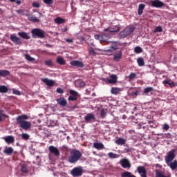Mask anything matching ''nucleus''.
Listing matches in <instances>:
<instances>
[{
  "mask_svg": "<svg viewBox=\"0 0 177 177\" xmlns=\"http://www.w3.org/2000/svg\"><path fill=\"white\" fill-rule=\"evenodd\" d=\"M26 120H28V115L26 114L19 115L16 118L17 124H18L19 128L24 129V131H28L31 128V122L26 121Z\"/></svg>",
  "mask_w": 177,
  "mask_h": 177,
  "instance_id": "f257e3e1",
  "label": "nucleus"
},
{
  "mask_svg": "<svg viewBox=\"0 0 177 177\" xmlns=\"http://www.w3.org/2000/svg\"><path fill=\"white\" fill-rule=\"evenodd\" d=\"M82 157V153L77 149H71L70 151L69 156L68 157V162L70 164H77L81 158Z\"/></svg>",
  "mask_w": 177,
  "mask_h": 177,
  "instance_id": "f03ea898",
  "label": "nucleus"
},
{
  "mask_svg": "<svg viewBox=\"0 0 177 177\" xmlns=\"http://www.w3.org/2000/svg\"><path fill=\"white\" fill-rule=\"evenodd\" d=\"M176 149H173L167 153V156L165 158V161L167 165V167H171V164H172V161L175 160V157H176Z\"/></svg>",
  "mask_w": 177,
  "mask_h": 177,
  "instance_id": "7ed1b4c3",
  "label": "nucleus"
},
{
  "mask_svg": "<svg viewBox=\"0 0 177 177\" xmlns=\"http://www.w3.org/2000/svg\"><path fill=\"white\" fill-rule=\"evenodd\" d=\"M32 37L33 38H41L44 39L45 38V30L41 29V28H33L31 30Z\"/></svg>",
  "mask_w": 177,
  "mask_h": 177,
  "instance_id": "20e7f679",
  "label": "nucleus"
},
{
  "mask_svg": "<svg viewBox=\"0 0 177 177\" xmlns=\"http://www.w3.org/2000/svg\"><path fill=\"white\" fill-rule=\"evenodd\" d=\"M136 28L135 26L126 28L124 30L121 31L119 33V38L124 39L126 38V37H128V35H131Z\"/></svg>",
  "mask_w": 177,
  "mask_h": 177,
  "instance_id": "39448f33",
  "label": "nucleus"
},
{
  "mask_svg": "<svg viewBox=\"0 0 177 177\" xmlns=\"http://www.w3.org/2000/svg\"><path fill=\"white\" fill-rule=\"evenodd\" d=\"M82 174H84V168L82 166L74 167L71 171V175H72L73 177L82 176Z\"/></svg>",
  "mask_w": 177,
  "mask_h": 177,
  "instance_id": "423d86ee",
  "label": "nucleus"
},
{
  "mask_svg": "<svg viewBox=\"0 0 177 177\" xmlns=\"http://www.w3.org/2000/svg\"><path fill=\"white\" fill-rule=\"evenodd\" d=\"M84 120L87 124L95 122L96 121V116H95V114L92 113H87L84 117Z\"/></svg>",
  "mask_w": 177,
  "mask_h": 177,
  "instance_id": "0eeeda50",
  "label": "nucleus"
},
{
  "mask_svg": "<svg viewBox=\"0 0 177 177\" xmlns=\"http://www.w3.org/2000/svg\"><path fill=\"white\" fill-rule=\"evenodd\" d=\"M48 151L50 154H53L55 157L60 156V151H59V149L55 146L50 145L48 147Z\"/></svg>",
  "mask_w": 177,
  "mask_h": 177,
  "instance_id": "6e6552de",
  "label": "nucleus"
},
{
  "mask_svg": "<svg viewBox=\"0 0 177 177\" xmlns=\"http://www.w3.org/2000/svg\"><path fill=\"white\" fill-rule=\"evenodd\" d=\"M120 164L121 165V167H122L124 169H129V168H131V162L129 161V159L128 158H123L121 159L120 160Z\"/></svg>",
  "mask_w": 177,
  "mask_h": 177,
  "instance_id": "1a4fd4ad",
  "label": "nucleus"
},
{
  "mask_svg": "<svg viewBox=\"0 0 177 177\" xmlns=\"http://www.w3.org/2000/svg\"><path fill=\"white\" fill-rule=\"evenodd\" d=\"M137 171L141 177H147V171H146V167H145V166H138L137 167Z\"/></svg>",
  "mask_w": 177,
  "mask_h": 177,
  "instance_id": "9d476101",
  "label": "nucleus"
},
{
  "mask_svg": "<svg viewBox=\"0 0 177 177\" xmlns=\"http://www.w3.org/2000/svg\"><path fill=\"white\" fill-rule=\"evenodd\" d=\"M165 4L160 0H153L151 1V6L153 8H162Z\"/></svg>",
  "mask_w": 177,
  "mask_h": 177,
  "instance_id": "9b49d317",
  "label": "nucleus"
},
{
  "mask_svg": "<svg viewBox=\"0 0 177 177\" xmlns=\"http://www.w3.org/2000/svg\"><path fill=\"white\" fill-rule=\"evenodd\" d=\"M70 64L73 67H79V68H82L85 67V65L82 61L73 60L70 62Z\"/></svg>",
  "mask_w": 177,
  "mask_h": 177,
  "instance_id": "f8f14e48",
  "label": "nucleus"
},
{
  "mask_svg": "<svg viewBox=\"0 0 177 177\" xmlns=\"http://www.w3.org/2000/svg\"><path fill=\"white\" fill-rule=\"evenodd\" d=\"M122 58V50L116 51L113 54V62H120Z\"/></svg>",
  "mask_w": 177,
  "mask_h": 177,
  "instance_id": "ddd939ff",
  "label": "nucleus"
},
{
  "mask_svg": "<svg viewBox=\"0 0 177 177\" xmlns=\"http://www.w3.org/2000/svg\"><path fill=\"white\" fill-rule=\"evenodd\" d=\"M56 102L61 107H66L67 106V100L64 97H59L56 100Z\"/></svg>",
  "mask_w": 177,
  "mask_h": 177,
  "instance_id": "4468645a",
  "label": "nucleus"
},
{
  "mask_svg": "<svg viewBox=\"0 0 177 177\" xmlns=\"http://www.w3.org/2000/svg\"><path fill=\"white\" fill-rule=\"evenodd\" d=\"M10 39H11V41L14 42L15 45H21V40L17 36L12 35L10 37Z\"/></svg>",
  "mask_w": 177,
  "mask_h": 177,
  "instance_id": "2eb2a0df",
  "label": "nucleus"
},
{
  "mask_svg": "<svg viewBox=\"0 0 177 177\" xmlns=\"http://www.w3.org/2000/svg\"><path fill=\"white\" fill-rule=\"evenodd\" d=\"M163 85H169V86H170L171 88H175V86H177V83H175L174 82H171V79H167L165 80L162 82Z\"/></svg>",
  "mask_w": 177,
  "mask_h": 177,
  "instance_id": "dca6fc26",
  "label": "nucleus"
},
{
  "mask_svg": "<svg viewBox=\"0 0 177 177\" xmlns=\"http://www.w3.org/2000/svg\"><path fill=\"white\" fill-rule=\"evenodd\" d=\"M42 82L46 84L47 86H55V80H49L48 78H44L41 80Z\"/></svg>",
  "mask_w": 177,
  "mask_h": 177,
  "instance_id": "f3484780",
  "label": "nucleus"
},
{
  "mask_svg": "<svg viewBox=\"0 0 177 177\" xmlns=\"http://www.w3.org/2000/svg\"><path fill=\"white\" fill-rule=\"evenodd\" d=\"M115 143L118 146H124L127 143V140L122 138H118L115 141Z\"/></svg>",
  "mask_w": 177,
  "mask_h": 177,
  "instance_id": "a211bd4d",
  "label": "nucleus"
},
{
  "mask_svg": "<svg viewBox=\"0 0 177 177\" xmlns=\"http://www.w3.org/2000/svg\"><path fill=\"white\" fill-rule=\"evenodd\" d=\"M3 140H5V142H6V143H8V145H10V143H15V137H13V136H6Z\"/></svg>",
  "mask_w": 177,
  "mask_h": 177,
  "instance_id": "6ab92c4d",
  "label": "nucleus"
},
{
  "mask_svg": "<svg viewBox=\"0 0 177 177\" xmlns=\"http://www.w3.org/2000/svg\"><path fill=\"white\" fill-rule=\"evenodd\" d=\"M19 37H21V38H23L24 39H30L31 37L28 35V33L26 32H18Z\"/></svg>",
  "mask_w": 177,
  "mask_h": 177,
  "instance_id": "aec40b11",
  "label": "nucleus"
},
{
  "mask_svg": "<svg viewBox=\"0 0 177 177\" xmlns=\"http://www.w3.org/2000/svg\"><path fill=\"white\" fill-rule=\"evenodd\" d=\"M145 8H146V5L143 3L139 4L138 10V16H142V15H143V10H145Z\"/></svg>",
  "mask_w": 177,
  "mask_h": 177,
  "instance_id": "412c9836",
  "label": "nucleus"
},
{
  "mask_svg": "<svg viewBox=\"0 0 177 177\" xmlns=\"http://www.w3.org/2000/svg\"><path fill=\"white\" fill-rule=\"evenodd\" d=\"M110 38H111V35H110V33L102 34V42H107V41H109Z\"/></svg>",
  "mask_w": 177,
  "mask_h": 177,
  "instance_id": "4be33fe9",
  "label": "nucleus"
},
{
  "mask_svg": "<svg viewBox=\"0 0 177 177\" xmlns=\"http://www.w3.org/2000/svg\"><path fill=\"white\" fill-rule=\"evenodd\" d=\"M14 149L12 147H6L3 151L4 154H7V156H10L13 153Z\"/></svg>",
  "mask_w": 177,
  "mask_h": 177,
  "instance_id": "5701e85b",
  "label": "nucleus"
},
{
  "mask_svg": "<svg viewBox=\"0 0 177 177\" xmlns=\"http://www.w3.org/2000/svg\"><path fill=\"white\" fill-rule=\"evenodd\" d=\"M93 147L95 149H96L97 150H102V149H104V145H103V143H100V142H94Z\"/></svg>",
  "mask_w": 177,
  "mask_h": 177,
  "instance_id": "b1692460",
  "label": "nucleus"
},
{
  "mask_svg": "<svg viewBox=\"0 0 177 177\" xmlns=\"http://www.w3.org/2000/svg\"><path fill=\"white\" fill-rule=\"evenodd\" d=\"M109 80H108L109 84H117V75H111Z\"/></svg>",
  "mask_w": 177,
  "mask_h": 177,
  "instance_id": "393cba45",
  "label": "nucleus"
},
{
  "mask_svg": "<svg viewBox=\"0 0 177 177\" xmlns=\"http://www.w3.org/2000/svg\"><path fill=\"white\" fill-rule=\"evenodd\" d=\"M122 89L118 88V87H113L111 89V93L112 95H118L120 92H122Z\"/></svg>",
  "mask_w": 177,
  "mask_h": 177,
  "instance_id": "a878e982",
  "label": "nucleus"
},
{
  "mask_svg": "<svg viewBox=\"0 0 177 177\" xmlns=\"http://www.w3.org/2000/svg\"><path fill=\"white\" fill-rule=\"evenodd\" d=\"M10 75V72L8 70H0V77H8Z\"/></svg>",
  "mask_w": 177,
  "mask_h": 177,
  "instance_id": "bb28decb",
  "label": "nucleus"
},
{
  "mask_svg": "<svg viewBox=\"0 0 177 177\" xmlns=\"http://www.w3.org/2000/svg\"><path fill=\"white\" fill-rule=\"evenodd\" d=\"M155 177H171V176H165L164 171H162L161 170H156Z\"/></svg>",
  "mask_w": 177,
  "mask_h": 177,
  "instance_id": "cd10ccee",
  "label": "nucleus"
},
{
  "mask_svg": "<svg viewBox=\"0 0 177 177\" xmlns=\"http://www.w3.org/2000/svg\"><path fill=\"white\" fill-rule=\"evenodd\" d=\"M5 118H9V115L3 113V110H0V122H2Z\"/></svg>",
  "mask_w": 177,
  "mask_h": 177,
  "instance_id": "c85d7f7f",
  "label": "nucleus"
},
{
  "mask_svg": "<svg viewBox=\"0 0 177 177\" xmlns=\"http://www.w3.org/2000/svg\"><path fill=\"white\" fill-rule=\"evenodd\" d=\"M55 23H56V24H64V23H66V19L58 17L55 18Z\"/></svg>",
  "mask_w": 177,
  "mask_h": 177,
  "instance_id": "c756f323",
  "label": "nucleus"
},
{
  "mask_svg": "<svg viewBox=\"0 0 177 177\" xmlns=\"http://www.w3.org/2000/svg\"><path fill=\"white\" fill-rule=\"evenodd\" d=\"M121 177H136V176L132 174L130 171H124L122 173Z\"/></svg>",
  "mask_w": 177,
  "mask_h": 177,
  "instance_id": "7c9ffc66",
  "label": "nucleus"
},
{
  "mask_svg": "<svg viewBox=\"0 0 177 177\" xmlns=\"http://www.w3.org/2000/svg\"><path fill=\"white\" fill-rule=\"evenodd\" d=\"M21 172L23 174H28V167H27V165H21Z\"/></svg>",
  "mask_w": 177,
  "mask_h": 177,
  "instance_id": "2f4dec72",
  "label": "nucleus"
},
{
  "mask_svg": "<svg viewBox=\"0 0 177 177\" xmlns=\"http://www.w3.org/2000/svg\"><path fill=\"white\" fill-rule=\"evenodd\" d=\"M57 63H58V64H60V66H64V64H66V61H64V59L63 57H57Z\"/></svg>",
  "mask_w": 177,
  "mask_h": 177,
  "instance_id": "473e14b6",
  "label": "nucleus"
},
{
  "mask_svg": "<svg viewBox=\"0 0 177 177\" xmlns=\"http://www.w3.org/2000/svg\"><path fill=\"white\" fill-rule=\"evenodd\" d=\"M120 30V28L118 26H111L109 30V32H118Z\"/></svg>",
  "mask_w": 177,
  "mask_h": 177,
  "instance_id": "72a5a7b5",
  "label": "nucleus"
},
{
  "mask_svg": "<svg viewBox=\"0 0 177 177\" xmlns=\"http://www.w3.org/2000/svg\"><path fill=\"white\" fill-rule=\"evenodd\" d=\"M118 49V46L117 44H112L109 49L106 50V52H114Z\"/></svg>",
  "mask_w": 177,
  "mask_h": 177,
  "instance_id": "f704fd0d",
  "label": "nucleus"
},
{
  "mask_svg": "<svg viewBox=\"0 0 177 177\" xmlns=\"http://www.w3.org/2000/svg\"><path fill=\"white\" fill-rule=\"evenodd\" d=\"M137 63L140 67H143L145 66V59H143V57H138Z\"/></svg>",
  "mask_w": 177,
  "mask_h": 177,
  "instance_id": "c9c22d12",
  "label": "nucleus"
},
{
  "mask_svg": "<svg viewBox=\"0 0 177 177\" xmlns=\"http://www.w3.org/2000/svg\"><path fill=\"white\" fill-rule=\"evenodd\" d=\"M169 168L172 169V171H175V169H177V160H175L172 163L170 164Z\"/></svg>",
  "mask_w": 177,
  "mask_h": 177,
  "instance_id": "e433bc0d",
  "label": "nucleus"
},
{
  "mask_svg": "<svg viewBox=\"0 0 177 177\" xmlns=\"http://www.w3.org/2000/svg\"><path fill=\"white\" fill-rule=\"evenodd\" d=\"M8 88L6 87V86H0V93H8Z\"/></svg>",
  "mask_w": 177,
  "mask_h": 177,
  "instance_id": "4c0bfd02",
  "label": "nucleus"
},
{
  "mask_svg": "<svg viewBox=\"0 0 177 177\" xmlns=\"http://www.w3.org/2000/svg\"><path fill=\"white\" fill-rule=\"evenodd\" d=\"M153 91H154L153 87H147L144 89V93H145V95H149V93L153 92Z\"/></svg>",
  "mask_w": 177,
  "mask_h": 177,
  "instance_id": "58836bf2",
  "label": "nucleus"
},
{
  "mask_svg": "<svg viewBox=\"0 0 177 177\" xmlns=\"http://www.w3.org/2000/svg\"><path fill=\"white\" fill-rule=\"evenodd\" d=\"M108 157H109V158H119L120 155L115 154L113 152H109L108 153Z\"/></svg>",
  "mask_w": 177,
  "mask_h": 177,
  "instance_id": "ea45409f",
  "label": "nucleus"
},
{
  "mask_svg": "<svg viewBox=\"0 0 177 177\" xmlns=\"http://www.w3.org/2000/svg\"><path fill=\"white\" fill-rule=\"evenodd\" d=\"M28 20H29V21H32L33 23H39V19L35 17H29Z\"/></svg>",
  "mask_w": 177,
  "mask_h": 177,
  "instance_id": "a19ab883",
  "label": "nucleus"
},
{
  "mask_svg": "<svg viewBox=\"0 0 177 177\" xmlns=\"http://www.w3.org/2000/svg\"><path fill=\"white\" fill-rule=\"evenodd\" d=\"M134 52L137 54L142 53L143 52V48H142L140 46H136L134 48Z\"/></svg>",
  "mask_w": 177,
  "mask_h": 177,
  "instance_id": "79ce46f5",
  "label": "nucleus"
},
{
  "mask_svg": "<svg viewBox=\"0 0 177 177\" xmlns=\"http://www.w3.org/2000/svg\"><path fill=\"white\" fill-rule=\"evenodd\" d=\"M129 81H133L135 78H136V73H131L130 75L128 76Z\"/></svg>",
  "mask_w": 177,
  "mask_h": 177,
  "instance_id": "37998d69",
  "label": "nucleus"
},
{
  "mask_svg": "<svg viewBox=\"0 0 177 177\" xmlns=\"http://www.w3.org/2000/svg\"><path fill=\"white\" fill-rule=\"evenodd\" d=\"M107 114V109H102L101 110L100 115L102 118H106V115Z\"/></svg>",
  "mask_w": 177,
  "mask_h": 177,
  "instance_id": "c03bdc74",
  "label": "nucleus"
},
{
  "mask_svg": "<svg viewBox=\"0 0 177 177\" xmlns=\"http://www.w3.org/2000/svg\"><path fill=\"white\" fill-rule=\"evenodd\" d=\"M25 58L26 60H28V62H35V58L32 57L29 54L25 55Z\"/></svg>",
  "mask_w": 177,
  "mask_h": 177,
  "instance_id": "a18cd8bd",
  "label": "nucleus"
},
{
  "mask_svg": "<svg viewBox=\"0 0 177 177\" xmlns=\"http://www.w3.org/2000/svg\"><path fill=\"white\" fill-rule=\"evenodd\" d=\"M44 64L46 66H48V67H52L53 66V62H52V59H48L44 62Z\"/></svg>",
  "mask_w": 177,
  "mask_h": 177,
  "instance_id": "49530a36",
  "label": "nucleus"
},
{
  "mask_svg": "<svg viewBox=\"0 0 177 177\" xmlns=\"http://www.w3.org/2000/svg\"><path fill=\"white\" fill-rule=\"evenodd\" d=\"M21 138H22V139H24V140H28V139H30V135H28L26 133H23L21 134Z\"/></svg>",
  "mask_w": 177,
  "mask_h": 177,
  "instance_id": "de8ad7c7",
  "label": "nucleus"
},
{
  "mask_svg": "<svg viewBox=\"0 0 177 177\" xmlns=\"http://www.w3.org/2000/svg\"><path fill=\"white\" fill-rule=\"evenodd\" d=\"M162 32V27L161 26H157L154 30L153 32Z\"/></svg>",
  "mask_w": 177,
  "mask_h": 177,
  "instance_id": "09e8293b",
  "label": "nucleus"
},
{
  "mask_svg": "<svg viewBox=\"0 0 177 177\" xmlns=\"http://www.w3.org/2000/svg\"><path fill=\"white\" fill-rule=\"evenodd\" d=\"M88 53L91 56H96V52H95V50H93V48H89Z\"/></svg>",
  "mask_w": 177,
  "mask_h": 177,
  "instance_id": "8fccbe9b",
  "label": "nucleus"
},
{
  "mask_svg": "<svg viewBox=\"0 0 177 177\" xmlns=\"http://www.w3.org/2000/svg\"><path fill=\"white\" fill-rule=\"evenodd\" d=\"M60 150L61 151L67 152L68 151V147L66 145H63L62 147H60Z\"/></svg>",
  "mask_w": 177,
  "mask_h": 177,
  "instance_id": "3c124183",
  "label": "nucleus"
},
{
  "mask_svg": "<svg viewBox=\"0 0 177 177\" xmlns=\"http://www.w3.org/2000/svg\"><path fill=\"white\" fill-rule=\"evenodd\" d=\"M69 93H70V95H71V96H75V97H77V96H78V93H77L75 91H74V90H71L70 91H69Z\"/></svg>",
  "mask_w": 177,
  "mask_h": 177,
  "instance_id": "603ef678",
  "label": "nucleus"
},
{
  "mask_svg": "<svg viewBox=\"0 0 177 177\" xmlns=\"http://www.w3.org/2000/svg\"><path fill=\"white\" fill-rule=\"evenodd\" d=\"M43 2L46 3V5H53V0H43Z\"/></svg>",
  "mask_w": 177,
  "mask_h": 177,
  "instance_id": "864d4df0",
  "label": "nucleus"
},
{
  "mask_svg": "<svg viewBox=\"0 0 177 177\" xmlns=\"http://www.w3.org/2000/svg\"><path fill=\"white\" fill-rule=\"evenodd\" d=\"M12 93L14 95H17L18 96H20L21 95L20 91H19V90H17L16 88H12Z\"/></svg>",
  "mask_w": 177,
  "mask_h": 177,
  "instance_id": "5fc2aeb1",
  "label": "nucleus"
},
{
  "mask_svg": "<svg viewBox=\"0 0 177 177\" xmlns=\"http://www.w3.org/2000/svg\"><path fill=\"white\" fill-rule=\"evenodd\" d=\"M94 37L95 39H97V41H100V42H102V34L100 35H95Z\"/></svg>",
  "mask_w": 177,
  "mask_h": 177,
  "instance_id": "6e6d98bb",
  "label": "nucleus"
},
{
  "mask_svg": "<svg viewBox=\"0 0 177 177\" xmlns=\"http://www.w3.org/2000/svg\"><path fill=\"white\" fill-rule=\"evenodd\" d=\"M77 97L73 95H71L68 97V100H71V102H74L75 100H77Z\"/></svg>",
  "mask_w": 177,
  "mask_h": 177,
  "instance_id": "4d7b16f0",
  "label": "nucleus"
},
{
  "mask_svg": "<svg viewBox=\"0 0 177 177\" xmlns=\"http://www.w3.org/2000/svg\"><path fill=\"white\" fill-rule=\"evenodd\" d=\"M162 136V138H169V136H171V134L169 133H165V134H158V136Z\"/></svg>",
  "mask_w": 177,
  "mask_h": 177,
  "instance_id": "13d9d810",
  "label": "nucleus"
},
{
  "mask_svg": "<svg viewBox=\"0 0 177 177\" xmlns=\"http://www.w3.org/2000/svg\"><path fill=\"white\" fill-rule=\"evenodd\" d=\"M32 6L33 8H41V4H39V3L37 2H33Z\"/></svg>",
  "mask_w": 177,
  "mask_h": 177,
  "instance_id": "bf43d9fd",
  "label": "nucleus"
},
{
  "mask_svg": "<svg viewBox=\"0 0 177 177\" xmlns=\"http://www.w3.org/2000/svg\"><path fill=\"white\" fill-rule=\"evenodd\" d=\"M57 93H64V90L62 88H57L56 90Z\"/></svg>",
  "mask_w": 177,
  "mask_h": 177,
  "instance_id": "052dcab7",
  "label": "nucleus"
},
{
  "mask_svg": "<svg viewBox=\"0 0 177 177\" xmlns=\"http://www.w3.org/2000/svg\"><path fill=\"white\" fill-rule=\"evenodd\" d=\"M162 129H165V131H168V129H169V125L168 124H165Z\"/></svg>",
  "mask_w": 177,
  "mask_h": 177,
  "instance_id": "680f3d73",
  "label": "nucleus"
},
{
  "mask_svg": "<svg viewBox=\"0 0 177 177\" xmlns=\"http://www.w3.org/2000/svg\"><path fill=\"white\" fill-rule=\"evenodd\" d=\"M79 84H80V86H81V88L85 87V82H84V81H79Z\"/></svg>",
  "mask_w": 177,
  "mask_h": 177,
  "instance_id": "e2e57ef3",
  "label": "nucleus"
},
{
  "mask_svg": "<svg viewBox=\"0 0 177 177\" xmlns=\"http://www.w3.org/2000/svg\"><path fill=\"white\" fill-rule=\"evenodd\" d=\"M139 95V91L131 92V96H138Z\"/></svg>",
  "mask_w": 177,
  "mask_h": 177,
  "instance_id": "0e129e2a",
  "label": "nucleus"
},
{
  "mask_svg": "<svg viewBox=\"0 0 177 177\" xmlns=\"http://www.w3.org/2000/svg\"><path fill=\"white\" fill-rule=\"evenodd\" d=\"M16 12L18 13V15H23V13L24 12V10H21V9L17 10Z\"/></svg>",
  "mask_w": 177,
  "mask_h": 177,
  "instance_id": "69168bd1",
  "label": "nucleus"
},
{
  "mask_svg": "<svg viewBox=\"0 0 177 177\" xmlns=\"http://www.w3.org/2000/svg\"><path fill=\"white\" fill-rule=\"evenodd\" d=\"M73 41L74 40L73 39H66V42L68 44H73Z\"/></svg>",
  "mask_w": 177,
  "mask_h": 177,
  "instance_id": "338daca9",
  "label": "nucleus"
},
{
  "mask_svg": "<svg viewBox=\"0 0 177 177\" xmlns=\"http://www.w3.org/2000/svg\"><path fill=\"white\" fill-rule=\"evenodd\" d=\"M16 3H17V5H21V1H20V0H16Z\"/></svg>",
  "mask_w": 177,
  "mask_h": 177,
  "instance_id": "774afa93",
  "label": "nucleus"
}]
</instances>
